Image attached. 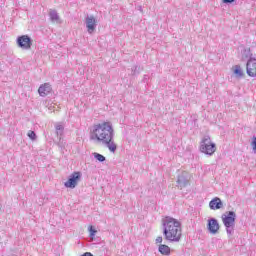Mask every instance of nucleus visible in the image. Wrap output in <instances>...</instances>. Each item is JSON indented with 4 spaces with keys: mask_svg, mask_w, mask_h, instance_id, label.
Here are the masks:
<instances>
[{
    "mask_svg": "<svg viewBox=\"0 0 256 256\" xmlns=\"http://www.w3.org/2000/svg\"><path fill=\"white\" fill-rule=\"evenodd\" d=\"M91 139L102 143L104 147H107L110 153L117 151V144L115 143V129L111 122H102L95 124L92 127Z\"/></svg>",
    "mask_w": 256,
    "mask_h": 256,
    "instance_id": "nucleus-1",
    "label": "nucleus"
},
{
    "mask_svg": "<svg viewBox=\"0 0 256 256\" xmlns=\"http://www.w3.org/2000/svg\"><path fill=\"white\" fill-rule=\"evenodd\" d=\"M163 235L166 241L171 243H179L181 237H183V230L181 228V222L173 217H165L162 220Z\"/></svg>",
    "mask_w": 256,
    "mask_h": 256,
    "instance_id": "nucleus-2",
    "label": "nucleus"
},
{
    "mask_svg": "<svg viewBox=\"0 0 256 256\" xmlns=\"http://www.w3.org/2000/svg\"><path fill=\"white\" fill-rule=\"evenodd\" d=\"M237 219V214L234 211L226 212L222 214V223L226 228V233L228 235H233L235 233V220Z\"/></svg>",
    "mask_w": 256,
    "mask_h": 256,
    "instance_id": "nucleus-3",
    "label": "nucleus"
},
{
    "mask_svg": "<svg viewBox=\"0 0 256 256\" xmlns=\"http://www.w3.org/2000/svg\"><path fill=\"white\" fill-rule=\"evenodd\" d=\"M217 151V145L211 141V137L204 136L200 142V152L211 157Z\"/></svg>",
    "mask_w": 256,
    "mask_h": 256,
    "instance_id": "nucleus-4",
    "label": "nucleus"
},
{
    "mask_svg": "<svg viewBox=\"0 0 256 256\" xmlns=\"http://www.w3.org/2000/svg\"><path fill=\"white\" fill-rule=\"evenodd\" d=\"M81 177H83V174H81V172H73L68 177V181L64 183V187H66L67 189H75V187L79 185V181H81Z\"/></svg>",
    "mask_w": 256,
    "mask_h": 256,
    "instance_id": "nucleus-5",
    "label": "nucleus"
},
{
    "mask_svg": "<svg viewBox=\"0 0 256 256\" xmlns=\"http://www.w3.org/2000/svg\"><path fill=\"white\" fill-rule=\"evenodd\" d=\"M17 46L24 51H29L33 45V40L29 35H22L16 39Z\"/></svg>",
    "mask_w": 256,
    "mask_h": 256,
    "instance_id": "nucleus-6",
    "label": "nucleus"
},
{
    "mask_svg": "<svg viewBox=\"0 0 256 256\" xmlns=\"http://www.w3.org/2000/svg\"><path fill=\"white\" fill-rule=\"evenodd\" d=\"M246 73L248 77H256V58L250 57L246 64Z\"/></svg>",
    "mask_w": 256,
    "mask_h": 256,
    "instance_id": "nucleus-7",
    "label": "nucleus"
},
{
    "mask_svg": "<svg viewBox=\"0 0 256 256\" xmlns=\"http://www.w3.org/2000/svg\"><path fill=\"white\" fill-rule=\"evenodd\" d=\"M85 23H86V29L88 33L91 35L97 29V19H95V16L90 15L86 16L85 18Z\"/></svg>",
    "mask_w": 256,
    "mask_h": 256,
    "instance_id": "nucleus-8",
    "label": "nucleus"
},
{
    "mask_svg": "<svg viewBox=\"0 0 256 256\" xmlns=\"http://www.w3.org/2000/svg\"><path fill=\"white\" fill-rule=\"evenodd\" d=\"M207 228L209 233L212 235H216V233H219V222L215 218H210L208 220Z\"/></svg>",
    "mask_w": 256,
    "mask_h": 256,
    "instance_id": "nucleus-9",
    "label": "nucleus"
},
{
    "mask_svg": "<svg viewBox=\"0 0 256 256\" xmlns=\"http://www.w3.org/2000/svg\"><path fill=\"white\" fill-rule=\"evenodd\" d=\"M178 187L180 189H183L184 187H187L189 183V173L187 172H182L177 179Z\"/></svg>",
    "mask_w": 256,
    "mask_h": 256,
    "instance_id": "nucleus-10",
    "label": "nucleus"
},
{
    "mask_svg": "<svg viewBox=\"0 0 256 256\" xmlns=\"http://www.w3.org/2000/svg\"><path fill=\"white\" fill-rule=\"evenodd\" d=\"M51 91H52V88H51V84L49 83L42 84L38 89V93L40 97H47V94L51 93Z\"/></svg>",
    "mask_w": 256,
    "mask_h": 256,
    "instance_id": "nucleus-11",
    "label": "nucleus"
},
{
    "mask_svg": "<svg viewBox=\"0 0 256 256\" xmlns=\"http://www.w3.org/2000/svg\"><path fill=\"white\" fill-rule=\"evenodd\" d=\"M209 207L210 209H212V211H217V209H223V202L219 197H216L210 201Z\"/></svg>",
    "mask_w": 256,
    "mask_h": 256,
    "instance_id": "nucleus-12",
    "label": "nucleus"
},
{
    "mask_svg": "<svg viewBox=\"0 0 256 256\" xmlns=\"http://www.w3.org/2000/svg\"><path fill=\"white\" fill-rule=\"evenodd\" d=\"M49 17L52 23H61V18L59 17V13H57L56 10H50Z\"/></svg>",
    "mask_w": 256,
    "mask_h": 256,
    "instance_id": "nucleus-13",
    "label": "nucleus"
},
{
    "mask_svg": "<svg viewBox=\"0 0 256 256\" xmlns=\"http://www.w3.org/2000/svg\"><path fill=\"white\" fill-rule=\"evenodd\" d=\"M158 251L161 255H171V248L165 244H160Z\"/></svg>",
    "mask_w": 256,
    "mask_h": 256,
    "instance_id": "nucleus-14",
    "label": "nucleus"
},
{
    "mask_svg": "<svg viewBox=\"0 0 256 256\" xmlns=\"http://www.w3.org/2000/svg\"><path fill=\"white\" fill-rule=\"evenodd\" d=\"M233 73L236 77H243L244 73H243V69H241V66L240 65H235L233 67Z\"/></svg>",
    "mask_w": 256,
    "mask_h": 256,
    "instance_id": "nucleus-15",
    "label": "nucleus"
},
{
    "mask_svg": "<svg viewBox=\"0 0 256 256\" xmlns=\"http://www.w3.org/2000/svg\"><path fill=\"white\" fill-rule=\"evenodd\" d=\"M55 129H56L57 137H59V139H61V137L63 136V131H64L65 128L61 124H56Z\"/></svg>",
    "mask_w": 256,
    "mask_h": 256,
    "instance_id": "nucleus-16",
    "label": "nucleus"
},
{
    "mask_svg": "<svg viewBox=\"0 0 256 256\" xmlns=\"http://www.w3.org/2000/svg\"><path fill=\"white\" fill-rule=\"evenodd\" d=\"M92 155H93L94 159H96V161H99V163H103L106 161L105 156H103L100 153L94 152V153H92Z\"/></svg>",
    "mask_w": 256,
    "mask_h": 256,
    "instance_id": "nucleus-17",
    "label": "nucleus"
},
{
    "mask_svg": "<svg viewBox=\"0 0 256 256\" xmlns=\"http://www.w3.org/2000/svg\"><path fill=\"white\" fill-rule=\"evenodd\" d=\"M27 137H29L31 141H37V134L35 133V131H32V130L28 131Z\"/></svg>",
    "mask_w": 256,
    "mask_h": 256,
    "instance_id": "nucleus-18",
    "label": "nucleus"
},
{
    "mask_svg": "<svg viewBox=\"0 0 256 256\" xmlns=\"http://www.w3.org/2000/svg\"><path fill=\"white\" fill-rule=\"evenodd\" d=\"M88 231L90 233V239L93 241V237L97 234V230L93 226H89Z\"/></svg>",
    "mask_w": 256,
    "mask_h": 256,
    "instance_id": "nucleus-19",
    "label": "nucleus"
},
{
    "mask_svg": "<svg viewBox=\"0 0 256 256\" xmlns=\"http://www.w3.org/2000/svg\"><path fill=\"white\" fill-rule=\"evenodd\" d=\"M251 146L254 151V154L256 155V136L252 138Z\"/></svg>",
    "mask_w": 256,
    "mask_h": 256,
    "instance_id": "nucleus-20",
    "label": "nucleus"
},
{
    "mask_svg": "<svg viewBox=\"0 0 256 256\" xmlns=\"http://www.w3.org/2000/svg\"><path fill=\"white\" fill-rule=\"evenodd\" d=\"M156 243H163V237L158 236V237L156 238Z\"/></svg>",
    "mask_w": 256,
    "mask_h": 256,
    "instance_id": "nucleus-21",
    "label": "nucleus"
},
{
    "mask_svg": "<svg viewBox=\"0 0 256 256\" xmlns=\"http://www.w3.org/2000/svg\"><path fill=\"white\" fill-rule=\"evenodd\" d=\"M235 0H223V3H234Z\"/></svg>",
    "mask_w": 256,
    "mask_h": 256,
    "instance_id": "nucleus-22",
    "label": "nucleus"
},
{
    "mask_svg": "<svg viewBox=\"0 0 256 256\" xmlns=\"http://www.w3.org/2000/svg\"><path fill=\"white\" fill-rule=\"evenodd\" d=\"M132 71H134L133 74L135 75V73H137V66H135L134 69H132Z\"/></svg>",
    "mask_w": 256,
    "mask_h": 256,
    "instance_id": "nucleus-23",
    "label": "nucleus"
}]
</instances>
